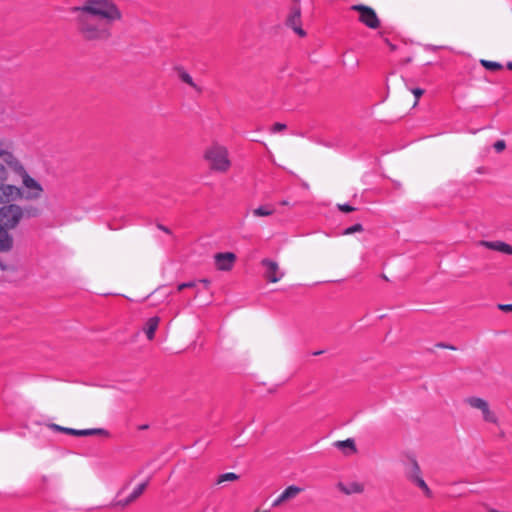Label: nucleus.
Listing matches in <instances>:
<instances>
[{"label": "nucleus", "mask_w": 512, "mask_h": 512, "mask_svg": "<svg viewBox=\"0 0 512 512\" xmlns=\"http://www.w3.org/2000/svg\"><path fill=\"white\" fill-rule=\"evenodd\" d=\"M75 29L86 42H106L112 37V28L123 19V14L114 0H84L81 5L71 7Z\"/></svg>", "instance_id": "f257e3e1"}, {"label": "nucleus", "mask_w": 512, "mask_h": 512, "mask_svg": "<svg viewBox=\"0 0 512 512\" xmlns=\"http://www.w3.org/2000/svg\"><path fill=\"white\" fill-rule=\"evenodd\" d=\"M42 215L39 206L18 203L0 206V253H8L14 247V238L10 231L15 230L23 220L38 218Z\"/></svg>", "instance_id": "f03ea898"}, {"label": "nucleus", "mask_w": 512, "mask_h": 512, "mask_svg": "<svg viewBox=\"0 0 512 512\" xmlns=\"http://www.w3.org/2000/svg\"><path fill=\"white\" fill-rule=\"evenodd\" d=\"M0 158L8 168L21 177L23 187L29 189L27 198H41L44 192L42 185L28 174L23 164L13 153L5 149H0Z\"/></svg>", "instance_id": "7ed1b4c3"}, {"label": "nucleus", "mask_w": 512, "mask_h": 512, "mask_svg": "<svg viewBox=\"0 0 512 512\" xmlns=\"http://www.w3.org/2000/svg\"><path fill=\"white\" fill-rule=\"evenodd\" d=\"M204 159L209 163V168L215 172L225 173L231 166L228 151L221 145H212L206 149Z\"/></svg>", "instance_id": "20e7f679"}, {"label": "nucleus", "mask_w": 512, "mask_h": 512, "mask_svg": "<svg viewBox=\"0 0 512 512\" xmlns=\"http://www.w3.org/2000/svg\"><path fill=\"white\" fill-rule=\"evenodd\" d=\"M405 477L412 484L420 488L424 495L428 498H432L433 493L431 489L428 487L426 482L422 477L421 468L414 456H409L407 462L405 463Z\"/></svg>", "instance_id": "39448f33"}, {"label": "nucleus", "mask_w": 512, "mask_h": 512, "mask_svg": "<svg viewBox=\"0 0 512 512\" xmlns=\"http://www.w3.org/2000/svg\"><path fill=\"white\" fill-rule=\"evenodd\" d=\"M29 189L24 191L23 188L6 182L0 183V205L5 206L6 204H14L18 200L24 199L26 201H35L39 198H27Z\"/></svg>", "instance_id": "423d86ee"}, {"label": "nucleus", "mask_w": 512, "mask_h": 512, "mask_svg": "<svg viewBox=\"0 0 512 512\" xmlns=\"http://www.w3.org/2000/svg\"><path fill=\"white\" fill-rule=\"evenodd\" d=\"M465 403H467L472 408L480 410L485 422L498 424L497 415L490 409L489 404L485 399L471 396L465 399Z\"/></svg>", "instance_id": "0eeeda50"}, {"label": "nucleus", "mask_w": 512, "mask_h": 512, "mask_svg": "<svg viewBox=\"0 0 512 512\" xmlns=\"http://www.w3.org/2000/svg\"><path fill=\"white\" fill-rule=\"evenodd\" d=\"M293 4L290 7L289 13L285 20L286 26L292 28L294 32L300 37L306 36V32L301 27V6L300 0H292Z\"/></svg>", "instance_id": "6e6552de"}, {"label": "nucleus", "mask_w": 512, "mask_h": 512, "mask_svg": "<svg viewBox=\"0 0 512 512\" xmlns=\"http://www.w3.org/2000/svg\"><path fill=\"white\" fill-rule=\"evenodd\" d=\"M352 9L359 12V21L371 29L380 27V20L376 12L368 6L359 4L352 6Z\"/></svg>", "instance_id": "1a4fd4ad"}, {"label": "nucleus", "mask_w": 512, "mask_h": 512, "mask_svg": "<svg viewBox=\"0 0 512 512\" xmlns=\"http://www.w3.org/2000/svg\"><path fill=\"white\" fill-rule=\"evenodd\" d=\"M260 264L264 269L263 277L266 281L276 283L284 276V272L281 271L276 261L264 258L261 260Z\"/></svg>", "instance_id": "9d476101"}, {"label": "nucleus", "mask_w": 512, "mask_h": 512, "mask_svg": "<svg viewBox=\"0 0 512 512\" xmlns=\"http://www.w3.org/2000/svg\"><path fill=\"white\" fill-rule=\"evenodd\" d=\"M216 268L220 271H230L236 261V255L232 252L217 253L214 256Z\"/></svg>", "instance_id": "9b49d317"}, {"label": "nucleus", "mask_w": 512, "mask_h": 512, "mask_svg": "<svg viewBox=\"0 0 512 512\" xmlns=\"http://www.w3.org/2000/svg\"><path fill=\"white\" fill-rule=\"evenodd\" d=\"M479 244L487 249L498 251L504 254L512 255V246L503 241L481 240Z\"/></svg>", "instance_id": "f8f14e48"}, {"label": "nucleus", "mask_w": 512, "mask_h": 512, "mask_svg": "<svg viewBox=\"0 0 512 512\" xmlns=\"http://www.w3.org/2000/svg\"><path fill=\"white\" fill-rule=\"evenodd\" d=\"M302 490L303 489L301 487H298L295 485H291V486L287 487L282 492V494L273 502L272 506L273 507L280 506L282 503L295 498L300 492H302Z\"/></svg>", "instance_id": "ddd939ff"}, {"label": "nucleus", "mask_w": 512, "mask_h": 512, "mask_svg": "<svg viewBox=\"0 0 512 512\" xmlns=\"http://www.w3.org/2000/svg\"><path fill=\"white\" fill-rule=\"evenodd\" d=\"M68 435L77 436V437L102 435V436L107 437L109 435V433L107 430L101 429V428L83 429V430H77V429L70 428L68 431Z\"/></svg>", "instance_id": "4468645a"}, {"label": "nucleus", "mask_w": 512, "mask_h": 512, "mask_svg": "<svg viewBox=\"0 0 512 512\" xmlns=\"http://www.w3.org/2000/svg\"><path fill=\"white\" fill-rule=\"evenodd\" d=\"M159 323H160V317H158V316H153L145 322L142 330L146 334V337L148 340L154 339L155 332L159 326Z\"/></svg>", "instance_id": "2eb2a0df"}, {"label": "nucleus", "mask_w": 512, "mask_h": 512, "mask_svg": "<svg viewBox=\"0 0 512 512\" xmlns=\"http://www.w3.org/2000/svg\"><path fill=\"white\" fill-rule=\"evenodd\" d=\"M175 71L177 72V75L182 82L186 83L199 93L202 91L201 88L193 81L190 74L183 67H175Z\"/></svg>", "instance_id": "dca6fc26"}, {"label": "nucleus", "mask_w": 512, "mask_h": 512, "mask_svg": "<svg viewBox=\"0 0 512 512\" xmlns=\"http://www.w3.org/2000/svg\"><path fill=\"white\" fill-rule=\"evenodd\" d=\"M340 490L349 495L353 493H362L364 488L363 485L357 482L350 483L348 486H344L342 483L339 484Z\"/></svg>", "instance_id": "f3484780"}, {"label": "nucleus", "mask_w": 512, "mask_h": 512, "mask_svg": "<svg viewBox=\"0 0 512 512\" xmlns=\"http://www.w3.org/2000/svg\"><path fill=\"white\" fill-rule=\"evenodd\" d=\"M275 212V209L271 205H263L253 210V214L256 217L270 216Z\"/></svg>", "instance_id": "a211bd4d"}, {"label": "nucleus", "mask_w": 512, "mask_h": 512, "mask_svg": "<svg viewBox=\"0 0 512 512\" xmlns=\"http://www.w3.org/2000/svg\"><path fill=\"white\" fill-rule=\"evenodd\" d=\"M148 486V480L139 484L134 491L128 496L129 500L134 502L136 501L146 490Z\"/></svg>", "instance_id": "6ab92c4d"}, {"label": "nucleus", "mask_w": 512, "mask_h": 512, "mask_svg": "<svg viewBox=\"0 0 512 512\" xmlns=\"http://www.w3.org/2000/svg\"><path fill=\"white\" fill-rule=\"evenodd\" d=\"M335 446L344 451L345 448H349L351 453H356L357 449L353 439H347L344 441L335 442Z\"/></svg>", "instance_id": "aec40b11"}, {"label": "nucleus", "mask_w": 512, "mask_h": 512, "mask_svg": "<svg viewBox=\"0 0 512 512\" xmlns=\"http://www.w3.org/2000/svg\"><path fill=\"white\" fill-rule=\"evenodd\" d=\"M238 479H239V475H237L233 472H229V473H224V474L219 475L216 483L221 484L226 481H236Z\"/></svg>", "instance_id": "412c9836"}, {"label": "nucleus", "mask_w": 512, "mask_h": 512, "mask_svg": "<svg viewBox=\"0 0 512 512\" xmlns=\"http://www.w3.org/2000/svg\"><path fill=\"white\" fill-rule=\"evenodd\" d=\"M480 63L483 67H485L486 69L491 70V71H498L503 68V66L498 62H492V61H488V60H480Z\"/></svg>", "instance_id": "4be33fe9"}, {"label": "nucleus", "mask_w": 512, "mask_h": 512, "mask_svg": "<svg viewBox=\"0 0 512 512\" xmlns=\"http://www.w3.org/2000/svg\"><path fill=\"white\" fill-rule=\"evenodd\" d=\"M362 231H363V226L361 224L357 223L351 227L346 228L343 231V235H350V234H354L356 232H362Z\"/></svg>", "instance_id": "5701e85b"}, {"label": "nucleus", "mask_w": 512, "mask_h": 512, "mask_svg": "<svg viewBox=\"0 0 512 512\" xmlns=\"http://www.w3.org/2000/svg\"><path fill=\"white\" fill-rule=\"evenodd\" d=\"M8 176L9 174L7 168L2 163H0V183L7 182Z\"/></svg>", "instance_id": "b1692460"}, {"label": "nucleus", "mask_w": 512, "mask_h": 512, "mask_svg": "<svg viewBox=\"0 0 512 512\" xmlns=\"http://www.w3.org/2000/svg\"><path fill=\"white\" fill-rule=\"evenodd\" d=\"M337 208L344 213H350L356 210L355 207L349 205V204H338Z\"/></svg>", "instance_id": "393cba45"}, {"label": "nucleus", "mask_w": 512, "mask_h": 512, "mask_svg": "<svg viewBox=\"0 0 512 512\" xmlns=\"http://www.w3.org/2000/svg\"><path fill=\"white\" fill-rule=\"evenodd\" d=\"M196 281H190V282H185V283H181L177 286V291H182L186 288H195L196 287Z\"/></svg>", "instance_id": "a878e982"}, {"label": "nucleus", "mask_w": 512, "mask_h": 512, "mask_svg": "<svg viewBox=\"0 0 512 512\" xmlns=\"http://www.w3.org/2000/svg\"><path fill=\"white\" fill-rule=\"evenodd\" d=\"M493 147H494V149H495V151H496V152L500 153V152H502V151H504V150H505V148H506V143H505V141H504V140H498V141H496V142L494 143Z\"/></svg>", "instance_id": "bb28decb"}, {"label": "nucleus", "mask_w": 512, "mask_h": 512, "mask_svg": "<svg viewBox=\"0 0 512 512\" xmlns=\"http://www.w3.org/2000/svg\"><path fill=\"white\" fill-rule=\"evenodd\" d=\"M286 128H287L286 124L277 122L271 127L270 131L273 133H276V132L284 131Z\"/></svg>", "instance_id": "cd10ccee"}, {"label": "nucleus", "mask_w": 512, "mask_h": 512, "mask_svg": "<svg viewBox=\"0 0 512 512\" xmlns=\"http://www.w3.org/2000/svg\"><path fill=\"white\" fill-rule=\"evenodd\" d=\"M49 427L52 430H54V431L65 433V434H68V431L70 429V428H67V427H62V426L57 425V424H50Z\"/></svg>", "instance_id": "c85d7f7f"}, {"label": "nucleus", "mask_w": 512, "mask_h": 512, "mask_svg": "<svg viewBox=\"0 0 512 512\" xmlns=\"http://www.w3.org/2000/svg\"><path fill=\"white\" fill-rule=\"evenodd\" d=\"M131 503H133L132 501L129 500V498H125L124 500H119V501H116L112 504V506H120V507H126L128 505H130Z\"/></svg>", "instance_id": "c756f323"}, {"label": "nucleus", "mask_w": 512, "mask_h": 512, "mask_svg": "<svg viewBox=\"0 0 512 512\" xmlns=\"http://www.w3.org/2000/svg\"><path fill=\"white\" fill-rule=\"evenodd\" d=\"M412 93L416 97V101L414 103V106L417 105L418 99L424 94V90L421 88H414L412 89Z\"/></svg>", "instance_id": "7c9ffc66"}, {"label": "nucleus", "mask_w": 512, "mask_h": 512, "mask_svg": "<svg viewBox=\"0 0 512 512\" xmlns=\"http://www.w3.org/2000/svg\"><path fill=\"white\" fill-rule=\"evenodd\" d=\"M497 307L503 312H512V304H498Z\"/></svg>", "instance_id": "2f4dec72"}, {"label": "nucleus", "mask_w": 512, "mask_h": 512, "mask_svg": "<svg viewBox=\"0 0 512 512\" xmlns=\"http://www.w3.org/2000/svg\"><path fill=\"white\" fill-rule=\"evenodd\" d=\"M436 347L444 348V349H450V350H456L455 346L447 344V343H444V342H438L436 344Z\"/></svg>", "instance_id": "473e14b6"}, {"label": "nucleus", "mask_w": 512, "mask_h": 512, "mask_svg": "<svg viewBox=\"0 0 512 512\" xmlns=\"http://www.w3.org/2000/svg\"><path fill=\"white\" fill-rule=\"evenodd\" d=\"M157 228L162 230L163 232H165L167 234H171V230L168 227H166V226H164L162 224H157Z\"/></svg>", "instance_id": "72a5a7b5"}, {"label": "nucleus", "mask_w": 512, "mask_h": 512, "mask_svg": "<svg viewBox=\"0 0 512 512\" xmlns=\"http://www.w3.org/2000/svg\"><path fill=\"white\" fill-rule=\"evenodd\" d=\"M385 43L389 46L390 50L391 51H395L396 50V45L392 44L389 39H385Z\"/></svg>", "instance_id": "f704fd0d"}, {"label": "nucleus", "mask_w": 512, "mask_h": 512, "mask_svg": "<svg viewBox=\"0 0 512 512\" xmlns=\"http://www.w3.org/2000/svg\"><path fill=\"white\" fill-rule=\"evenodd\" d=\"M0 269L2 271L8 270V266L0 259Z\"/></svg>", "instance_id": "c9c22d12"}, {"label": "nucleus", "mask_w": 512, "mask_h": 512, "mask_svg": "<svg viewBox=\"0 0 512 512\" xmlns=\"http://www.w3.org/2000/svg\"><path fill=\"white\" fill-rule=\"evenodd\" d=\"M199 282L203 283L205 285V287L207 288L210 284V281L208 279H201Z\"/></svg>", "instance_id": "e433bc0d"}, {"label": "nucleus", "mask_w": 512, "mask_h": 512, "mask_svg": "<svg viewBox=\"0 0 512 512\" xmlns=\"http://www.w3.org/2000/svg\"><path fill=\"white\" fill-rule=\"evenodd\" d=\"M507 68H508L509 70H512V62H508V63H507Z\"/></svg>", "instance_id": "4c0bfd02"}, {"label": "nucleus", "mask_w": 512, "mask_h": 512, "mask_svg": "<svg viewBox=\"0 0 512 512\" xmlns=\"http://www.w3.org/2000/svg\"><path fill=\"white\" fill-rule=\"evenodd\" d=\"M139 428H140L141 430H144V429H147V428H148V425H141Z\"/></svg>", "instance_id": "58836bf2"}, {"label": "nucleus", "mask_w": 512, "mask_h": 512, "mask_svg": "<svg viewBox=\"0 0 512 512\" xmlns=\"http://www.w3.org/2000/svg\"><path fill=\"white\" fill-rule=\"evenodd\" d=\"M381 277H382V279H384V280L388 281V278H387V276H386V275L382 274V275H381Z\"/></svg>", "instance_id": "ea45409f"}, {"label": "nucleus", "mask_w": 512, "mask_h": 512, "mask_svg": "<svg viewBox=\"0 0 512 512\" xmlns=\"http://www.w3.org/2000/svg\"><path fill=\"white\" fill-rule=\"evenodd\" d=\"M410 61H411V58H406V59L404 60V63H409Z\"/></svg>", "instance_id": "a19ab883"}, {"label": "nucleus", "mask_w": 512, "mask_h": 512, "mask_svg": "<svg viewBox=\"0 0 512 512\" xmlns=\"http://www.w3.org/2000/svg\"><path fill=\"white\" fill-rule=\"evenodd\" d=\"M287 204H288V202H287V201H282V202H281V205H287Z\"/></svg>", "instance_id": "79ce46f5"}, {"label": "nucleus", "mask_w": 512, "mask_h": 512, "mask_svg": "<svg viewBox=\"0 0 512 512\" xmlns=\"http://www.w3.org/2000/svg\"><path fill=\"white\" fill-rule=\"evenodd\" d=\"M321 353H322V351H316V352L314 353V355H319V354H321Z\"/></svg>", "instance_id": "37998d69"}, {"label": "nucleus", "mask_w": 512, "mask_h": 512, "mask_svg": "<svg viewBox=\"0 0 512 512\" xmlns=\"http://www.w3.org/2000/svg\"><path fill=\"white\" fill-rule=\"evenodd\" d=\"M510 285L512 286V282L510 283Z\"/></svg>", "instance_id": "c03bdc74"}]
</instances>
